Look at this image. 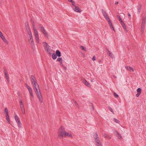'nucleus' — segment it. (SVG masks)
I'll return each instance as SVG.
<instances>
[{"label":"nucleus","mask_w":146,"mask_h":146,"mask_svg":"<svg viewBox=\"0 0 146 146\" xmlns=\"http://www.w3.org/2000/svg\"><path fill=\"white\" fill-rule=\"evenodd\" d=\"M68 1H69L71 2H73V1L72 0H68Z\"/></svg>","instance_id":"obj_49"},{"label":"nucleus","mask_w":146,"mask_h":146,"mask_svg":"<svg viewBox=\"0 0 146 146\" xmlns=\"http://www.w3.org/2000/svg\"><path fill=\"white\" fill-rule=\"evenodd\" d=\"M25 85L27 88H28V87H30V86H28L27 84H25Z\"/></svg>","instance_id":"obj_46"},{"label":"nucleus","mask_w":146,"mask_h":146,"mask_svg":"<svg viewBox=\"0 0 146 146\" xmlns=\"http://www.w3.org/2000/svg\"><path fill=\"white\" fill-rule=\"evenodd\" d=\"M33 84V86L34 87L36 93H38V89L39 90V91H40L39 86L36 82H35Z\"/></svg>","instance_id":"obj_5"},{"label":"nucleus","mask_w":146,"mask_h":146,"mask_svg":"<svg viewBox=\"0 0 146 146\" xmlns=\"http://www.w3.org/2000/svg\"><path fill=\"white\" fill-rule=\"evenodd\" d=\"M127 15H128V16L129 17H130L131 16V15H130V14L129 13H128Z\"/></svg>","instance_id":"obj_50"},{"label":"nucleus","mask_w":146,"mask_h":146,"mask_svg":"<svg viewBox=\"0 0 146 146\" xmlns=\"http://www.w3.org/2000/svg\"><path fill=\"white\" fill-rule=\"evenodd\" d=\"M103 136L105 138H108V135L106 134H103Z\"/></svg>","instance_id":"obj_40"},{"label":"nucleus","mask_w":146,"mask_h":146,"mask_svg":"<svg viewBox=\"0 0 146 146\" xmlns=\"http://www.w3.org/2000/svg\"><path fill=\"white\" fill-rule=\"evenodd\" d=\"M113 119H114L113 121L115 122V123H118V122L119 121L117 119H115V118H114Z\"/></svg>","instance_id":"obj_37"},{"label":"nucleus","mask_w":146,"mask_h":146,"mask_svg":"<svg viewBox=\"0 0 146 146\" xmlns=\"http://www.w3.org/2000/svg\"><path fill=\"white\" fill-rule=\"evenodd\" d=\"M27 89H28V91H29V93H31V92H33L32 89L30 87H28Z\"/></svg>","instance_id":"obj_28"},{"label":"nucleus","mask_w":146,"mask_h":146,"mask_svg":"<svg viewBox=\"0 0 146 146\" xmlns=\"http://www.w3.org/2000/svg\"><path fill=\"white\" fill-rule=\"evenodd\" d=\"M94 138L95 139L97 146H102L100 141L98 137L97 134L95 133L94 135Z\"/></svg>","instance_id":"obj_3"},{"label":"nucleus","mask_w":146,"mask_h":146,"mask_svg":"<svg viewBox=\"0 0 146 146\" xmlns=\"http://www.w3.org/2000/svg\"><path fill=\"white\" fill-rule=\"evenodd\" d=\"M66 134L65 135H66V136H68V137H72V134H71L67 132H66Z\"/></svg>","instance_id":"obj_26"},{"label":"nucleus","mask_w":146,"mask_h":146,"mask_svg":"<svg viewBox=\"0 0 146 146\" xmlns=\"http://www.w3.org/2000/svg\"><path fill=\"white\" fill-rule=\"evenodd\" d=\"M56 55L58 57H60L61 56V53L58 50H57L56 51Z\"/></svg>","instance_id":"obj_19"},{"label":"nucleus","mask_w":146,"mask_h":146,"mask_svg":"<svg viewBox=\"0 0 146 146\" xmlns=\"http://www.w3.org/2000/svg\"><path fill=\"white\" fill-rule=\"evenodd\" d=\"M2 40L5 42L6 44H8V41L7 40L5 37L3 35L1 36Z\"/></svg>","instance_id":"obj_15"},{"label":"nucleus","mask_w":146,"mask_h":146,"mask_svg":"<svg viewBox=\"0 0 146 146\" xmlns=\"http://www.w3.org/2000/svg\"><path fill=\"white\" fill-rule=\"evenodd\" d=\"M143 20L142 24L143 25H145L146 21L145 20V18H144V17L143 18Z\"/></svg>","instance_id":"obj_32"},{"label":"nucleus","mask_w":146,"mask_h":146,"mask_svg":"<svg viewBox=\"0 0 146 146\" xmlns=\"http://www.w3.org/2000/svg\"><path fill=\"white\" fill-rule=\"evenodd\" d=\"M30 95L32 97H33L34 96L33 95V92H31L29 93Z\"/></svg>","instance_id":"obj_42"},{"label":"nucleus","mask_w":146,"mask_h":146,"mask_svg":"<svg viewBox=\"0 0 146 146\" xmlns=\"http://www.w3.org/2000/svg\"><path fill=\"white\" fill-rule=\"evenodd\" d=\"M80 48H81L82 50L86 51V49H85V47L84 46H80Z\"/></svg>","instance_id":"obj_35"},{"label":"nucleus","mask_w":146,"mask_h":146,"mask_svg":"<svg viewBox=\"0 0 146 146\" xmlns=\"http://www.w3.org/2000/svg\"><path fill=\"white\" fill-rule=\"evenodd\" d=\"M33 30H34V32L35 35H37L38 34V31L35 28L34 25H33Z\"/></svg>","instance_id":"obj_20"},{"label":"nucleus","mask_w":146,"mask_h":146,"mask_svg":"<svg viewBox=\"0 0 146 146\" xmlns=\"http://www.w3.org/2000/svg\"><path fill=\"white\" fill-rule=\"evenodd\" d=\"M74 103H75V104L76 105H77V103L75 101H74Z\"/></svg>","instance_id":"obj_52"},{"label":"nucleus","mask_w":146,"mask_h":146,"mask_svg":"<svg viewBox=\"0 0 146 146\" xmlns=\"http://www.w3.org/2000/svg\"><path fill=\"white\" fill-rule=\"evenodd\" d=\"M29 41L31 45L34 46V42L33 41V36L32 35H31L29 36Z\"/></svg>","instance_id":"obj_9"},{"label":"nucleus","mask_w":146,"mask_h":146,"mask_svg":"<svg viewBox=\"0 0 146 146\" xmlns=\"http://www.w3.org/2000/svg\"><path fill=\"white\" fill-rule=\"evenodd\" d=\"M140 94H139V93H137V94L136 95V96L137 97H138L139 96V95H140Z\"/></svg>","instance_id":"obj_44"},{"label":"nucleus","mask_w":146,"mask_h":146,"mask_svg":"<svg viewBox=\"0 0 146 146\" xmlns=\"http://www.w3.org/2000/svg\"><path fill=\"white\" fill-rule=\"evenodd\" d=\"M117 17L118 18V19H119V21H120V22H122V20L121 19L119 15H117Z\"/></svg>","instance_id":"obj_34"},{"label":"nucleus","mask_w":146,"mask_h":146,"mask_svg":"<svg viewBox=\"0 0 146 146\" xmlns=\"http://www.w3.org/2000/svg\"><path fill=\"white\" fill-rule=\"evenodd\" d=\"M108 53L109 54V55L112 58L113 57V54H112L109 50H108Z\"/></svg>","instance_id":"obj_23"},{"label":"nucleus","mask_w":146,"mask_h":146,"mask_svg":"<svg viewBox=\"0 0 146 146\" xmlns=\"http://www.w3.org/2000/svg\"><path fill=\"white\" fill-rule=\"evenodd\" d=\"M114 96L115 98H117L118 97V95L115 93H114Z\"/></svg>","instance_id":"obj_38"},{"label":"nucleus","mask_w":146,"mask_h":146,"mask_svg":"<svg viewBox=\"0 0 146 146\" xmlns=\"http://www.w3.org/2000/svg\"><path fill=\"white\" fill-rule=\"evenodd\" d=\"M72 3V5L73 6L72 7H74V6H76L75 5V2H74V1H73V2Z\"/></svg>","instance_id":"obj_43"},{"label":"nucleus","mask_w":146,"mask_h":146,"mask_svg":"<svg viewBox=\"0 0 146 146\" xmlns=\"http://www.w3.org/2000/svg\"><path fill=\"white\" fill-rule=\"evenodd\" d=\"M57 60L58 61H59L60 62V63L61 64H62V58H57Z\"/></svg>","instance_id":"obj_22"},{"label":"nucleus","mask_w":146,"mask_h":146,"mask_svg":"<svg viewBox=\"0 0 146 146\" xmlns=\"http://www.w3.org/2000/svg\"><path fill=\"white\" fill-rule=\"evenodd\" d=\"M141 8V5L140 4L139 6L137 8V10L138 11V13H140Z\"/></svg>","instance_id":"obj_21"},{"label":"nucleus","mask_w":146,"mask_h":146,"mask_svg":"<svg viewBox=\"0 0 146 146\" xmlns=\"http://www.w3.org/2000/svg\"><path fill=\"white\" fill-rule=\"evenodd\" d=\"M108 109L111 112H112V113H113V110L112 109V108L111 107H109L108 108Z\"/></svg>","instance_id":"obj_36"},{"label":"nucleus","mask_w":146,"mask_h":146,"mask_svg":"<svg viewBox=\"0 0 146 146\" xmlns=\"http://www.w3.org/2000/svg\"><path fill=\"white\" fill-rule=\"evenodd\" d=\"M57 55L55 53H53L52 54V58L53 59L55 60L57 58Z\"/></svg>","instance_id":"obj_24"},{"label":"nucleus","mask_w":146,"mask_h":146,"mask_svg":"<svg viewBox=\"0 0 146 146\" xmlns=\"http://www.w3.org/2000/svg\"><path fill=\"white\" fill-rule=\"evenodd\" d=\"M6 116L7 120L8 121H10V119L9 116L8 114L6 115Z\"/></svg>","instance_id":"obj_29"},{"label":"nucleus","mask_w":146,"mask_h":146,"mask_svg":"<svg viewBox=\"0 0 146 146\" xmlns=\"http://www.w3.org/2000/svg\"><path fill=\"white\" fill-rule=\"evenodd\" d=\"M35 37L36 38V39L37 42L38 43L39 42V38L38 34L35 35Z\"/></svg>","instance_id":"obj_17"},{"label":"nucleus","mask_w":146,"mask_h":146,"mask_svg":"<svg viewBox=\"0 0 146 146\" xmlns=\"http://www.w3.org/2000/svg\"><path fill=\"white\" fill-rule=\"evenodd\" d=\"M5 111L6 113V115L8 114V111L7 108H5Z\"/></svg>","instance_id":"obj_33"},{"label":"nucleus","mask_w":146,"mask_h":146,"mask_svg":"<svg viewBox=\"0 0 146 146\" xmlns=\"http://www.w3.org/2000/svg\"><path fill=\"white\" fill-rule=\"evenodd\" d=\"M93 80H91V82H93Z\"/></svg>","instance_id":"obj_54"},{"label":"nucleus","mask_w":146,"mask_h":146,"mask_svg":"<svg viewBox=\"0 0 146 146\" xmlns=\"http://www.w3.org/2000/svg\"><path fill=\"white\" fill-rule=\"evenodd\" d=\"M39 29L46 36L48 37V34L42 26L41 25H39Z\"/></svg>","instance_id":"obj_6"},{"label":"nucleus","mask_w":146,"mask_h":146,"mask_svg":"<svg viewBox=\"0 0 146 146\" xmlns=\"http://www.w3.org/2000/svg\"><path fill=\"white\" fill-rule=\"evenodd\" d=\"M31 79L32 84H33L35 82H36L35 80V78L33 76H31Z\"/></svg>","instance_id":"obj_14"},{"label":"nucleus","mask_w":146,"mask_h":146,"mask_svg":"<svg viewBox=\"0 0 146 146\" xmlns=\"http://www.w3.org/2000/svg\"><path fill=\"white\" fill-rule=\"evenodd\" d=\"M15 119L17 124L18 125L19 127H20L21 125V122L19 117L17 115H15Z\"/></svg>","instance_id":"obj_8"},{"label":"nucleus","mask_w":146,"mask_h":146,"mask_svg":"<svg viewBox=\"0 0 146 146\" xmlns=\"http://www.w3.org/2000/svg\"><path fill=\"white\" fill-rule=\"evenodd\" d=\"M118 3V2L117 1V2H116L115 3V4L116 5H117Z\"/></svg>","instance_id":"obj_51"},{"label":"nucleus","mask_w":146,"mask_h":146,"mask_svg":"<svg viewBox=\"0 0 146 146\" xmlns=\"http://www.w3.org/2000/svg\"><path fill=\"white\" fill-rule=\"evenodd\" d=\"M46 51L50 55H51L52 54L53 51L50 48L48 50H47Z\"/></svg>","instance_id":"obj_16"},{"label":"nucleus","mask_w":146,"mask_h":146,"mask_svg":"<svg viewBox=\"0 0 146 146\" xmlns=\"http://www.w3.org/2000/svg\"><path fill=\"white\" fill-rule=\"evenodd\" d=\"M92 59L93 60H96V57L95 56H94L93 58H92Z\"/></svg>","instance_id":"obj_41"},{"label":"nucleus","mask_w":146,"mask_h":146,"mask_svg":"<svg viewBox=\"0 0 146 146\" xmlns=\"http://www.w3.org/2000/svg\"><path fill=\"white\" fill-rule=\"evenodd\" d=\"M27 32L29 36L31 35H32V33L31 30H28V31H27Z\"/></svg>","instance_id":"obj_27"},{"label":"nucleus","mask_w":146,"mask_h":146,"mask_svg":"<svg viewBox=\"0 0 146 146\" xmlns=\"http://www.w3.org/2000/svg\"><path fill=\"white\" fill-rule=\"evenodd\" d=\"M102 13L104 17L108 21L110 28H111V29H112L113 30V31H114V28L112 25V23L111 22L110 19L109 17H108V15H107L106 12L104 10H102Z\"/></svg>","instance_id":"obj_1"},{"label":"nucleus","mask_w":146,"mask_h":146,"mask_svg":"<svg viewBox=\"0 0 146 146\" xmlns=\"http://www.w3.org/2000/svg\"><path fill=\"white\" fill-rule=\"evenodd\" d=\"M37 94L39 99L40 102L42 103V95L40 91H39L38 93H36Z\"/></svg>","instance_id":"obj_7"},{"label":"nucleus","mask_w":146,"mask_h":146,"mask_svg":"<svg viewBox=\"0 0 146 146\" xmlns=\"http://www.w3.org/2000/svg\"><path fill=\"white\" fill-rule=\"evenodd\" d=\"M26 29L27 30V31H28V30H30V28H29V27H28V26H27V25H26Z\"/></svg>","instance_id":"obj_39"},{"label":"nucleus","mask_w":146,"mask_h":146,"mask_svg":"<svg viewBox=\"0 0 146 146\" xmlns=\"http://www.w3.org/2000/svg\"><path fill=\"white\" fill-rule=\"evenodd\" d=\"M141 28L142 30L143 31L145 29V25H143L142 24Z\"/></svg>","instance_id":"obj_30"},{"label":"nucleus","mask_w":146,"mask_h":146,"mask_svg":"<svg viewBox=\"0 0 146 146\" xmlns=\"http://www.w3.org/2000/svg\"><path fill=\"white\" fill-rule=\"evenodd\" d=\"M2 35H3L1 31H0V36H1Z\"/></svg>","instance_id":"obj_47"},{"label":"nucleus","mask_w":146,"mask_h":146,"mask_svg":"<svg viewBox=\"0 0 146 146\" xmlns=\"http://www.w3.org/2000/svg\"><path fill=\"white\" fill-rule=\"evenodd\" d=\"M122 26L124 29H125L126 28V27L125 24H124L123 25H122Z\"/></svg>","instance_id":"obj_45"},{"label":"nucleus","mask_w":146,"mask_h":146,"mask_svg":"<svg viewBox=\"0 0 146 146\" xmlns=\"http://www.w3.org/2000/svg\"><path fill=\"white\" fill-rule=\"evenodd\" d=\"M42 44L44 48L46 51L50 48V46H49L47 43L45 42H43L42 43Z\"/></svg>","instance_id":"obj_10"},{"label":"nucleus","mask_w":146,"mask_h":146,"mask_svg":"<svg viewBox=\"0 0 146 146\" xmlns=\"http://www.w3.org/2000/svg\"><path fill=\"white\" fill-rule=\"evenodd\" d=\"M114 134L117 136V137L119 139H122V137L121 135L119 134L117 131H115Z\"/></svg>","instance_id":"obj_12"},{"label":"nucleus","mask_w":146,"mask_h":146,"mask_svg":"<svg viewBox=\"0 0 146 146\" xmlns=\"http://www.w3.org/2000/svg\"><path fill=\"white\" fill-rule=\"evenodd\" d=\"M72 8L73 10L76 12H80V9L78 7L74 6V7H72Z\"/></svg>","instance_id":"obj_11"},{"label":"nucleus","mask_w":146,"mask_h":146,"mask_svg":"<svg viewBox=\"0 0 146 146\" xmlns=\"http://www.w3.org/2000/svg\"><path fill=\"white\" fill-rule=\"evenodd\" d=\"M121 22V24L122 25H123L124 24H125L123 21H122V22Z\"/></svg>","instance_id":"obj_48"},{"label":"nucleus","mask_w":146,"mask_h":146,"mask_svg":"<svg viewBox=\"0 0 146 146\" xmlns=\"http://www.w3.org/2000/svg\"><path fill=\"white\" fill-rule=\"evenodd\" d=\"M62 127L61 126V127L59 128L58 132V137L60 138H63L66 136V132L63 130Z\"/></svg>","instance_id":"obj_2"},{"label":"nucleus","mask_w":146,"mask_h":146,"mask_svg":"<svg viewBox=\"0 0 146 146\" xmlns=\"http://www.w3.org/2000/svg\"><path fill=\"white\" fill-rule=\"evenodd\" d=\"M5 76L6 78V79L7 80V81L8 82H9V76H8V74L7 73H6V72H5Z\"/></svg>","instance_id":"obj_25"},{"label":"nucleus","mask_w":146,"mask_h":146,"mask_svg":"<svg viewBox=\"0 0 146 146\" xmlns=\"http://www.w3.org/2000/svg\"><path fill=\"white\" fill-rule=\"evenodd\" d=\"M92 109H93V110H94V108L93 106H92Z\"/></svg>","instance_id":"obj_53"},{"label":"nucleus","mask_w":146,"mask_h":146,"mask_svg":"<svg viewBox=\"0 0 146 146\" xmlns=\"http://www.w3.org/2000/svg\"><path fill=\"white\" fill-rule=\"evenodd\" d=\"M125 68L129 71L133 72L134 71L133 68L130 66H125Z\"/></svg>","instance_id":"obj_13"},{"label":"nucleus","mask_w":146,"mask_h":146,"mask_svg":"<svg viewBox=\"0 0 146 146\" xmlns=\"http://www.w3.org/2000/svg\"><path fill=\"white\" fill-rule=\"evenodd\" d=\"M137 92L138 93L141 94V89L140 88H138L137 90Z\"/></svg>","instance_id":"obj_31"},{"label":"nucleus","mask_w":146,"mask_h":146,"mask_svg":"<svg viewBox=\"0 0 146 146\" xmlns=\"http://www.w3.org/2000/svg\"><path fill=\"white\" fill-rule=\"evenodd\" d=\"M20 106L21 110V111L23 114H25V109L24 107V105L22 100L19 99Z\"/></svg>","instance_id":"obj_4"},{"label":"nucleus","mask_w":146,"mask_h":146,"mask_svg":"<svg viewBox=\"0 0 146 146\" xmlns=\"http://www.w3.org/2000/svg\"><path fill=\"white\" fill-rule=\"evenodd\" d=\"M83 82L84 84L87 86L88 87H90V85L89 84V83L87 82L86 80H85Z\"/></svg>","instance_id":"obj_18"}]
</instances>
